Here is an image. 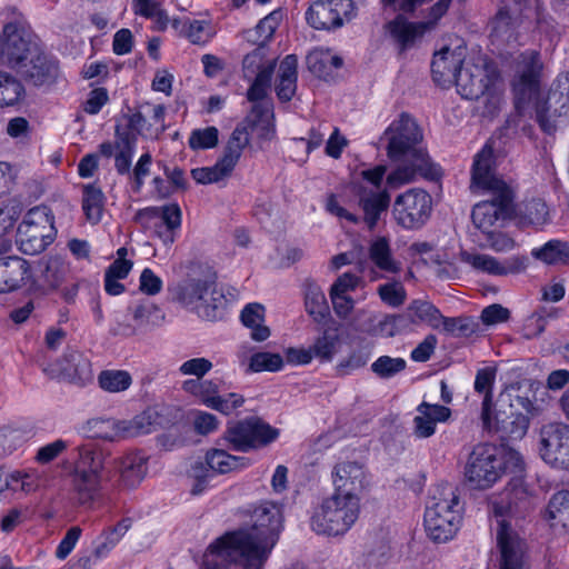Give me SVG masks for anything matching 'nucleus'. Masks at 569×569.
Returning <instances> with one entry per match:
<instances>
[{
	"instance_id": "f257e3e1",
	"label": "nucleus",
	"mask_w": 569,
	"mask_h": 569,
	"mask_svg": "<svg viewBox=\"0 0 569 569\" xmlns=\"http://www.w3.org/2000/svg\"><path fill=\"white\" fill-rule=\"evenodd\" d=\"M248 519L209 545L203 555L206 569H226L240 560L246 569H262L283 529L281 508L264 501L248 509Z\"/></svg>"
},
{
	"instance_id": "f03ea898",
	"label": "nucleus",
	"mask_w": 569,
	"mask_h": 569,
	"mask_svg": "<svg viewBox=\"0 0 569 569\" xmlns=\"http://www.w3.org/2000/svg\"><path fill=\"white\" fill-rule=\"evenodd\" d=\"M388 140V157L400 164L392 171L387 182L390 187L410 182L417 174L427 176L430 171L428 154L417 144L422 139L421 131L416 121L407 113L392 121L385 131Z\"/></svg>"
},
{
	"instance_id": "7ed1b4c3",
	"label": "nucleus",
	"mask_w": 569,
	"mask_h": 569,
	"mask_svg": "<svg viewBox=\"0 0 569 569\" xmlns=\"http://www.w3.org/2000/svg\"><path fill=\"white\" fill-rule=\"evenodd\" d=\"M525 471L520 452L501 443H479L470 453L466 466L467 481L479 490L491 488L505 473Z\"/></svg>"
},
{
	"instance_id": "20e7f679",
	"label": "nucleus",
	"mask_w": 569,
	"mask_h": 569,
	"mask_svg": "<svg viewBox=\"0 0 569 569\" xmlns=\"http://www.w3.org/2000/svg\"><path fill=\"white\" fill-rule=\"evenodd\" d=\"M462 512L463 507L453 485L442 482L435 486L430 491L423 518L428 537L437 543L451 540L460 528Z\"/></svg>"
},
{
	"instance_id": "39448f33",
	"label": "nucleus",
	"mask_w": 569,
	"mask_h": 569,
	"mask_svg": "<svg viewBox=\"0 0 569 569\" xmlns=\"http://www.w3.org/2000/svg\"><path fill=\"white\" fill-rule=\"evenodd\" d=\"M103 453L92 445L78 448V458L70 473L71 493L78 506L91 507L102 491Z\"/></svg>"
},
{
	"instance_id": "423d86ee",
	"label": "nucleus",
	"mask_w": 569,
	"mask_h": 569,
	"mask_svg": "<svg viewBox=\"0 0 569 569\" xmlns=\"http://www.w3.org/2000/svg\"><path fill=\"white\" fill-rule=\"evenodd\" d=\"M498 72L486 58L478 57L476 62H466L458 72L455 84L462 98L468 100L485 99L486 112L493 114L500 103V96L495 88Z\"/></svg>"
},
{
	"instance_id": "0eeeda50",
	"label": "nucleus",
	"mask_w": 569,
	"mask_h": 569,
	"mask_svg": "<svg viewBox=\"0 0 569 569\" xmlns=\"http://www.w3.org/2000/svg\"><path fill=\"white\" fill-rule=\"evenodd\" d=\"M360 512V498L333 493L313 512L311 529L318 535L341 536L355 525Z\"/></svg>"
},
{
	"instance_id": "6e6552de",
	"label": "nucleus",
	"mask_w": 569,
	"mask_h": 569,
	"mask_svg": "<svg viewBox=\"0 0 569 569\" xmlns=\"http://www.w3.org/2000/svg\"><path fill=\"white\" fill-rule=\"evenodd\" d=\"M53 216L47 206L31 208L18 227L17 244L24 254L42 252L54 239Z\"/></svg>"
},
{
	"instance_id": "1a4fd4ad",
	"label": "nucleus",
	"mask_w": 569,
	"mask_h": 569,
	"mask_svg": "<svg viewBox=\"0 0 569 569\" xmlns=\"http://www.w3.org/2000/svg\"><path fill=\"white\" fill-rule=\"evenodd\" d=\"M542 69L543 64L538 51L527 50L518 56L512 91L515 107L519 114H522L529 103L537 98Z\"/></svg>"
},
{
	"instance_id": "9d476101",
	"label": "nucleus",
	"mask_w": 569,
	"mask_h": 569,
	"mask_svg": "<svg viewBox=\"0 0 569 569\" xmlns=\"http://www.w3.org/2000/svg\"><path fill=\"white\" fill-rule=\"evenodd\" d=\"M247 466H249L248 458L232 456L224 449L211 448L206 452L203 461H196L191 466L190 475L196 481L191 493L201 495L213 477L240 470Z\"/></svg>"
},
{
	"instance_id": "9b49d317",
	"label": "nucleus",
	"mask_w": 569,
	"mask_h": 569,
	"mask_svg": "<svg viewBox=\"0 0 569 569\" xmlns=\"http://www.w3.org/2000/svg\"><path fill=\"white\" fill-rule=\"evenodd\" d=\"M489 192L490 199L475 204L471 219L473 226L482 233L493 236L513 213V193L511 189Z\"/></svg>"
},
{
	"instance_id": "f8f14e48",
	"label": "nucleus",
	"mask_w": 569,
	"mask_h": 569,
	"mask_svg": "<svg viewBox=\"0 0 569 569\" xmlns=\"http://www.w3.org/2000/svg\"><path fill=\"white\" fill-rule=\"evenodd\" d=\"M40 48L37 36L17 22H9L2 30L0 63L17 71Z\"/></svg>"
},
{
	"instance_id": "ddd939ff",
	"label": "nucleus",
	"mask_w": 569,
	"mask_h": 569,
	"mask_svg": "<svg viewBox=\"0 0 569 569\" xmlns=\"http://www.w3.org/2000/svg\"><path fill=\"white\" fill-rule=\"evenodd\" d=\"M250 138L246 126H238L232 131L222 157L212 167L191 170L192 178L201 184L214 183L230 176L239 161L242 150L249 144Z\"/></svg>"
},
{
	"instance_id": "4468645a",
	"label": "nucleus",
	"mask_w": 569,
	"mask_h": 569,
	"mask_svg": "<svg viewBox=\"0 0 569 569\" xmlns=\"http://www.w3.org/2000/svg\"><path fill=\"white\" fill-rule=\"evenodd\" d=\"M386 173L385 166L362 171L365 180L370 182V188L361 187L358 192V204L363 212L362 221L369 230H373L382 213H386L390 204V194L380 184Z\"/></svg>"
},
{
	"instance_id": "2eb2a0df",
	"label": "nucleus",
	"mask_w": 569,
	"mask_h": 569,
	"mask_svg": "<svg viewBox=\"0 0 569 569\" xmlns=\"http://www.w3.org/2000/svg\"><path fill=\"white\" fill-rule=\"evenodd\" d=\"M523 472H510L512 475L505 489L490 499L489 507L491 512L501 518L497 520V531L499 530V522L506 521V516H521L531 508V496L525 483ZM510 529L513 531L512 527Z\"/></svg>"
},
{
	"instance_id": "dca6fc26",
	"label": "nucleus",
	"mask_w": 569,
	"mask_h": 569,
	"mask_svg": "<svg viewBox=\"0 0 569 569\" xmlns=\"http://www.w3.org/2000/svg\"><path fill=\"white\" fill-rule=\"evenodd\" d=\"M569 114V72L560 73L552 82L547 98L536 102V119L540 128L551 133L557 118Z\"/></svg>"
},
{
	"instance_id": "f3484780",
	"label": "nucleus",
	"mask_w": 569,
	"mask_h": 569,
	"mask_svg": "<svg viewBox=\"0 0 569 569\" xmlns=\"http://www.w3.org/2000/svg\"><path fill=\"white\" fill-rule=\"evenodd\" d=\"M432 199L421 189H410L398 196L393 203V216L406 229L422 227L430 217Z\"/></svg>"
},
{
	"instance_id": "a211bd4d",
	"label": "nucleus",
	"mask_w": 569,
	"mask_h": 569,
	"mask_svg": "<svg viewBox=\"0 0 569 569\" xmlns=\"http://www.w3.org/2000/svg\"><path fill=\"white\" fill-rule=\"evenodd\" d=\"M451 2L452 0H438L430 8V20L427 22H408L401 17L389 22L387 26L388 31L400 50L403 51L411 48L417 39L421 38L427 30L433 28L437 21L446 14Z\"/></svg>"
},
{
	"instance_id": "6ab92c4d",
	"label": "nucleus",
	"mask_w": 569,
	"mask_h": 569,
	"mask_svg": "<svg viewBox=\"0 0 569 569\" xmlns=\"http://www.w3.org/2000/svg\"><path fill=\"white\" fill-rule=\"evenodd\" d=\"M352 11V0H317L308 8L306 20L313 29L330 30L350 20Z\"/></svg>"
},
{
	"instance_id": "aec40b11",
	"label": "nucleus",
	"mask_w": 569,
	"mask_h": 569,
	"mask_svg": "<svg viewBox=\"0 0 569 569\" xmlns=\"http://www.w3.org/2000/svg\"><path fill=\"white\" fill-rule=\"evenodd\" d=\"M471 186L486 191L511 189L496 173V159L490 142L475 156L471 169Z\"/></svg>"
},
{
	"instance_id": "412c9836",
	"label": "nucleus",
	"mask_w": 569,
	"mask_h": 569,
	"mask_svg": "<svg viewBox=\"0 0 569 569\" xmlns=\"http://www.w3.org/2000/svg\"><path fill=\"white\" fill-rule=\"evenodd\" d=\"M16 72L32 86H51L59 77V66L58 61L48 57L40 47Z\"/></svg>"
},
{
	"instance_id": "4be33fe9",
	"label": "nucleus",
	"mask_w": 569,
	"mask_h": 569,
	"mask_svg": "<svg viewBox=\"0 0 569 569\" xmlns=\"http://www.w3.org/2000/svg\"><path fill=\"white\" fill-rule=\"evenodd\" d=\"M498 549L500 551L499 569H528L526 542L503 520L499 522Z\"/></svg>"
},
{
	"instance_id": "5701e85b",
	"label": "nucleus",
	"mask_w": 569,
	"mask_h": 569,
	"mask_svg": "<svg viewBox=\"0 0 569 569\" xmlns=\"http://www.w3.org/2000/svg\"><path fill=\"white\" fill-rule=\"evenodd\" d=\"M539 453L552 467L569 470V429H540Z\"/></svg>"
},
{
	"instance_id": "b1692460",
	"label": "nucleus",
	"mask_w": 569,
	"mask_h": 569,
	"mask_svg": "<svg viewBox=\"0 0 569 569\" xmlns=\"http://www.w3.org/2000/svg\"><path fill=\"white\" fill-rule=\"evenodd\" d=\"M461 260L470 264L475 270L491 276L517 274L526 270L528 259L526 257H509L503 261L485 253L462 252Z\"/></svg>"
},
{
	"instance_id": "393cba45",
	"label": "nucleus",
	"mask_w": 569,
	"mask_h": 569,
	"mask_svg": "<svg viewBox=\"0 0 569 569\" xmlns=\"http://www.w3.org/2000/svg\"><path fill=\"white\" fill-rule=\"evenodd\" d=\"M44 371H49L52 377H62L76 383H86L93 377L90 360L80 351L71 348L64 351L54 366Z\"/></svg>"
},
{
	"instance_id": "a878e982",
	"label": "nucleus",
	"mask_w": 569,
	"mask_h": 569,
	"mask_svg": "<svg viewBox=\"0 0 569 569\" xmlns=\"http://www.w3.org/2000/svg\"><path fill=\"white\" fill-rule=\"evenodd\" d=\"M332 481L336 495L360 498L359 493L368 485L365 468L356 461L340 462L335 466Z\"/></svg>"
},
{
	"instance_id": "bb28decb",
	"label": "nucleus",
	"mask_w": 569,
	"mask_h": 569,
	"mask_svg": "<svg viewBox=\"0 0 569 569\" xmlns=\"http://www.w3.org/2000/svg\"><path fill=\"white\" fill-rule=\"evenodd\" d=\"M148 456L142 451H131L114 460L119 473V485L127 489L138 487L148 471Z\"/></svg>"
},
{
	"instance_id": "cd10ccee",
	"label": "nucleus",
	"mask_w": 569,
	"mask_h": 569,
	"mask_svg": "<svg viewBox=\"0 0 569 569\" xmlns=\"http://www.w3.org/2000/svg\"><path fill=\"white\" fill-rule=\"evenodd\" d=\"M279 436V429H227L226 440L230 448L240 452L262 448Z\"/></svg>"
},
{
	"instance_id": "c85d7f7f",
	"label": "nucleus",
	"mask_w": 569,
	"mask_h": 569,
	"mask_svg": "<svg viewBox=\"0 0 569 569\" xmlns=\"http://www.w3.org/2000/svg\"><path fill=\"white\" fill-rule=\"evenodd\" d=\"M463 66L462 53L443 48L437 52L431 62L433 81L440 87L455 83L458 72Z\"/></svg>"
},
{
	"instance_id": "c756f323",
	"label": "nucleus",
	"mask_w": 569,
	"mask_h": 569,
	"mask_svg": "<svg viewBox=\"0 0 569 569\" xmlns=\"http://www.w3.org/2000/svg\"><path fill=\"white\" fill-rule=\"evenodd\" d=\"M30 278L29 262L20 257L0 259V293L19 289Z\"/></svg>"
},
{
	"instance_id": "7c9ffc66",
	"label": "nucleus",
	"mask_w": 569,
	"mask_h": 569,
	"mask_svg": "<svg viewBox=\"0 0 569 569\" xmlns=\"http://www.w3.org/2000/svg\"><path fill=\"white\" fill-rule=\"evenodd\" d=\"M495 378L496 369L490 367L479 369L476 375L475 390L485 395L481 412L483 427H500V425L506 423V421L501 419L499 415L495 417V420L491 419L492 386Z\"/></svg>"
},
{
	"instance_id": "2f4dec72",
	"label": "nucleus",
	"mask_w": 569,
	"mask_h": 569,
	"mask_svg": "<svg viewBox=\"0 0 569 569\" xmlns=\"http://www.w3.org/2000/svg\"><path fill=\"white\" fill-rule=\"evenodd\" d=\"M220 381L218 379L201 380V400L202 402L224 415L230 413L233 409L240 407L243 403V398L237 393H230V398H233V403L229 405V400L223 399L219 396Z\"/></svg>"
},
{
	"instance_id": "473e14b6",
	"label": "nucleus",
	"mask_w": 569,
	"mask_h": 569,
	"mask_svg": "<svg viewBox=\"0 0 569 569\" xmlns=\"http://www.w3.org/2000/svg\"><path fill=\"white\" fill-rule=\"evenodd\" d=\"M158 229L156 233L166 246H170L176 240L177 231L181 226V209L177 203H170L158 207Z\"/></svg>"
},
{
	"instance_id": "72a5a7b5",
	"label": "nucleus",
	"mask_w": 569,
	"mask_h": 569,
	"mask_svg": "<svg viewBox=\"0 0 569 569\" xmlns=\"http://www.w3.org/2000/svg\"><path fill=\"white\" fill-rule=\"evenodd\" d=\"M213 429H166L157 437V446L163 450H174L199 442V437L207 436Z\"/></svg>"
},
{
	"instance_id": "f704fd0d",
	"label": "nucleus",
	"mask_w": 569,
	"mask_h": 569,
	"mask_svg": "<svg viewBox=\"0 0 569 569\" xmlns=\"http://www.w3.org/2000/svg\"><path fill=\"white\" fill-rule=\"evenodd\" d=\"M179 410L174 407L158 403L148 407L133 418V427H163L176 423Z\"/></svg>"
},
{
	"instance_id": "c9c22d12",
	"label": "nucleus",
	"mask_w": 569,
	"mask_h": 569,
	"mask_svg": "<svg viewBox=\"0 0 569 569\" xmlns=\"http://www.w3.org/2000/svg\"><path fill=\"white\" fill-rule=\"evenodd\" d=\"M298 59L295 54H288L279 67V81L276 87L277 96L281 101H290L297 90Z\"/></svg>"
},
{
	"instance_id": "e433bc0d",
	"label": "nucleus",
	"mask_w": 569,
	"mask_h": 569,
	"mask_svg": "<svg viewBox=\"0 0 569 569\" xmlns=\"http://www.w3.org/2000/svg\"><path fill=\"white\" fill-rule=\"evenodd\" d=\"M303 292L305 307L308 315L318 323L325 322L330 315V310L320 286L308 279L303 283Z\"/></svg>"
},
{
	"instance_id": "4c0bfd02",
	"label": "nucleus",
	"mask_w": 569,
	"mask_h": 569,
	"mask_svg": "<svg viewBox=\"0 0 569 569\" xmlns=\"http://www.w3.org/2000/svg\"><path fill=\"white\" fill-rule=\"evenodd\" d=\"M369 258L380 270L389 273H397L401 264L397 261L390 248L389 240L385 237H378L369 246Z\"/></svg>"
},
{
	"instance_id": "58836bf2",
	"label": "nucleus",
	"mask_w": 569,
	"mask_h": 569,
	"mask_svg": "<svg viewBox=\"0 0 569 569\" xmlns=\"http://www.w3.org/2000/svg\"><path fill=\"white\" fill-rule=\"evenodd\" d=\"M132 311V320L137 323L140 333L150 331L164 321L163 311L150 301H142L137 306L129 308Z\"/></svg>"
},
{
	"instance_id": "ea45409f",
	"label": "nucleus",
	"mask_w": 569,
	"mask_h": 569,
	"mask_svg": "<svg viewBox=\"0 0 569 569\" xmlns=\"http://www.w3.org/2000/svg\"><path fill=\"white\" fill-rule=\"evenodd\" d=\"M228 299L221 289L217 288L214 282H210L208 288V296L204 300L197 305L196 311L199 317L207 320L221 319L227 308Z\"/></svg>"
},
{
	"instance_id": "a19ab883",
	"label": "nucleus",
	"mask_w": 569,
	"mask_h": 569,
	"mask_svg": "<svg viewBox=\"0 0 569 569\" xmlns=\"http://www.w3.org/2000/svg\"><path fill=\"white\" fill-rule=\"evenodd\" d=\"M131 527V519L123 518L116 526L106 529L97 539L93 555L98 559L106 558L120 542Z\"/></svg>"
},
{
	"instance_id": "79ce46f5",
	"label": "nucleus",
	"mask_w": 569,
	"mask_h": 569,
	"mask_svg": "<svg viewBox=\"0 0 569 569\" xmlns=\"http://www.w3.org/2000/svg\"><path fill=\"white\" fill-rule=\"evenodd\" d=\"M242 323L251 329V338L256 341H264L270 336V330L262 325L264 321V307L260 303H249L241 311Z\"/></svg>"
},
{
	"instance_id": "37998d69",
	"label": "nucleus",
	"mask_w": 569,
	"mask_h": 569,
	"mask_svg": "<svg viewBox=\"0 0 569 569\" xmlns=\"http://www.w3.org/2000/svg\"><path fill=\"white\" fill-rule=\"evenodd\" d=\"M104 194L96 183H88L82 187V210L91 223H98L102 217L104 207Z\"/></svg>"
},
{
	"instance_id": "c03bdc74",
	"label": "nucleus",
	"mask_w": 569,
	"mask_h": 569,
	"mask_svg": "<svg viewBox=\"0 0 569 569\" xmlns=\"http://www.w3.org/2000/svg\"><path fill=\"white\" fill-rule=\"evenodd\" d=\"M531 254L547 264H568L569 242L552 239L541 248L533 249Z\"/></svg>"
},
{
	"instance_id": "a18cd8bd",
	"label": "nucleus",
	"mask_w": 569,
	"mask_h": 569,
	"mask_svg": "<svg viewBox=\"0 0 569 569\" xmlns=\"http://www.w3.org/2000/svg\"><path fill=\"white\" fill-rule=\"evenodd\" d=\"M418 416L415 418V427H430L437 423H447L451 416V410L442 405L429 403L422 401L417 407Z\"/></svg>"
},
{
	"instance_id": "49530a36",
	"label": "nucleus",
	"mask_w": 569,
	"mask_h": 569,
	"mask_svg": "<svg viewBox=\"0 0 569 569\" xmlns=\"http://www.w3.org/2000/svg\"><path fill=\"white\" fill-rule=\"evenodd\" d=\"M547 515L548 519L553 521L552 527L569 528V490L558 491L551 497Z\"/></svg>"
},
{
	"instance_id": "de8ad7c7",
	"label": "nucleus",
	"mask_w": 569,
	"mask_h": 569,
	"mask_svg": "<svg viewBox=\"0 0 569 569\" xmlns=\"http://www.w3.org/2000/svg\"><path fill=\"white\" fill-rule=\"evenodd\" d=\"M134 147L136 137L130 133H123L120 137V141H117L116 148L118 152L114 156V168L119 174L129 177Z\"/></svg>"
},
{
	"instance_id": "09e8293b",
	"label": "nucleus",
	"mask_w": 569,
	"mask_h": 569,
	"mask_svg": "<svg viewBox=\"0 0 569 569\" xmlns=\"http://www.w3.org/2000/svg\"><path fill=\"white\" fill-rule=\"evenodd\" d=\"M412 318V323L418 325L427 322L435 329L440 327L441 313L430 302L423 300H413L407 308Z\"/></svg>"
},
{
	"instance_id": "8fccbe9b",
	"label": "nucleus",
	"mask_w": 569,
	"mask_h": 569,
	"mask_svg": "<svg viewBox=\"0 0 569 569\" xmlns=\"http://www.w3.org/2000/svg\"><path fill=\"white\" fill-rule=\"evenodd\" d=\"M23 92V86L19 80L8 72L0 71V108L13 106Z\"/></svg>"
},
{
	"instance_id": "3c124183",
	"label": "nucleus",
	"mask_w": 569,
	"mask_h": 569,
	"mask_svg": "<svg viewBox=\"0 0 569 569\" xmlns=\"http://www.w3.org/2000/svg\"><path fill=\"white\" fill-rule=\"evenodd\" d=\"M338 343V335L329 330H323L322 335L316 338L315 342L310 346V350L312 351L313 358L322 362H329L336 355Z\"/></svg>"
},
{
	"instance_id": "603ef678",
	"label": "nucleus",
	"mask_w": 569,
	"mask_h": 569,
	"mask_svg": "<svg viewBox=\"0 0 569 569\" xmlns=\"http://www.w3.org/2000/svg\"><path fill=\"white\" fill-rule=\"evenodd\" d=\"M98 382L104 391L121 392L131 386L132 379L124 370H103L98 377Z\"/></svg>"
},
{
	"instance_id": "864d4df0",
	"label": "nucleus",
	"mask_w": 569,
	"mask_h": 569,
	"mask_svg": "<svg viewBox=\"0 0 569 569\" xmlns=\"http://www.w3.org/2000/svg\"><path fill=\"white\" fill-rule=\"evenodd\" d=\"M440 326L446 333L455 337H469L478 330V322L470 317L448 318L441 315Z\"/></svg>"
},
{
	"instance_id": "5fc2aeb1",
	"label": "nucleus",
	"mask_w": 569,
	"mask_h": 569,
	"mask_svg": "<svg viewBox=\"0 0 569 569\" xmlns=\"http://www.w3.org/2000/svg\"><path fill=\"white\" fill-rule=\"evenodd\" d=\"M407 367L403 358H392L390 356H380L371 363V371L380 379H390L402 372Z\"/></svg>"
},
{
	"instance_id": "6e6d98bb",
	"label": "nucleus",
	"mask_w": 569,
	"mask_h": 569,
	"mask_svg": "<svg viewBox=\"0 0 569 569\" xmlns=\"http://www.w3.org/2000/svg\"><path fill=\"white\" fill-rule=\"evenodd\" d=\"M273 70L274 63L270 62L256 74V78L247 92V98L249 101L259 102L266 97L267 89L270 87Z\"/></svg>"
},
{
	"instance_id": "4d7b16f0",
	"label": "nucleus",
	"mask_w": 569,
	"mask_h": 569,
	"mask_svg": "<svg viewBox=\"0 0 569 569\" xmlns=\"http://www.w3.org/2000/svg\"><path fill=\"white\" fill-rule=\"evenodd\" d=\"M371 356V348L366 345L358 347L351 351V353L343 360H341L337 370L341 375H349L350 372L365 367Z\"/></svg>"
},
{
	"instance_id": "13d9d810",
	"label": "nucleus",
	"mask_w": 569,
	"mask_h": 569,
	"mask_svg": "<svg viewBox=\"0 0 569 569\" xmlns=\"http://www.w3.org/2000/svg\"><path fill=\"white\" fill-rule=\"evenodd\" d=\"M210 282L211 281L200 279L187 282L180 293L182 302L196 309L197 305L202 302L206 296H208Z\"/></svg>"
},
{
	"instance_id": "bf43d9fd",
	"label": "nucleus",
	"mask_w": 569,
	"mask_h": 569,
	"mask_svg": "<svg viewBox=\"0 0 569 569\" xmlns=\"http://www.w3.org/2000/svg\"><path fill=\"white\" fill-rule=\"evenodd\" d=\"M377 292L382 302L393 308L402 306L407 299L406 289L400 281L380 284Z\"/></svg>"
},
{
	"instance_id": "052dcab7",
	"label": "nucleus",
	"mask_w": 569,
	"mask_h": 569,
	"mask_svg": "<svg viewBox=\"0 0 569 569\" xmlns=\"http://www.w3.org/2000/svg\"><path fill=\"white\" fill-rule=\"evenodd\" d=\"M379 326L382 332L389 337H393L410 329L413 323L411 316L406 309L403 313L385 316V318L379 322Z\"/></svg>"
},
{
	"instance_id": "680f3d73",
	"label": "nucleus",
	"mask_w": 569,
	"mask_h": 569,
	"mask_svg": "<svg viewBox=\"0 0 569 569\" xmlns=\"http://www.w3.org/2000/svg\"><path fill=\"white\" fill-rule=\"evenodd\" d=\"M521 217L529 224L540 226L547 221L548 208L542 199L533 198L523 203Z\"/></svg>"
},
{
	"instance_id": "e2e57ef3",
	"label": "nucleus",
	"mask_w": 569,
	"mask_h": 569,
	"mask_svg": "<svg viewBox=\"0 0 569 569\" xmlns=\"http://www.w3.org/2000/svg\"><path fill=\"white\" fill-rule=\"evenodd\" d=\"M491 36L506 42L516 40L513 21L507 11L500 10L495 17L491 27Z\"/></svg>"
},
{
	"instance_id": "0e129e2a",
	"label": "nucleus",
	"mask_w": 569,
	"mask_h": 569,
	"mask_svg": "<svg viewBox=\"0 0 569 569\" xmlns=\"http://www.w3.org/2000/svg\"><path fill=\"white\" fill-rule=\"evenodd\" d=\"M283 361L280 355L270 352L254 353L250 359V369L254 372L278 371L282 368Z\"/></svg>"
},
{
	"instance_id": "69168bd1",
	"label": "nucleus",
	"mask_w": 569,
	"mask_h": 569,
	"mask_svg": "<svg viewBox=\"0 0 569 569\" xmlns=\"http://www.w3.org/2000/svg\"><path fill=\"white\" fill-rule=\"evenodd\" d=\"M218 134L216 127L193 130L189 137V147L193 150L213 148L218 143Z\"/></svg>"
},
{
	"instance_id": "338daca9",
	"label": "nucleus",
	"mask_w": 569,
	"mask_h": 569,
	"mask_svg": "<svg viewBox=\"0 0 569 569\" xmlns=\"http://www.w3.org/2000/svg\"><path fill=\"white\" fill-rule=\"evenodd\" d=\"M68 273V267L59 259H49L42 270L43 281L51 288H58Z\"/></svg>"
},
{
	"instance_id": "774afa93",
	"label": "nucleus",
	"mask_w": 569,
	"mask_h": 569,
	"mask_svg": "<svg viewBox=\"0 0 569 569\" xmlns=\"http://www.w3.org/2000/svg\"><path fill=\"white\" fill-rule=\"evenodd\" d=\"M329 50L316 49L307 56V64L309 70L319 78L327 77L331 73L329 67Z\"/></svg>"
}]
</instances>
